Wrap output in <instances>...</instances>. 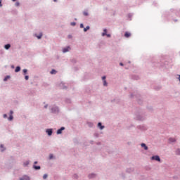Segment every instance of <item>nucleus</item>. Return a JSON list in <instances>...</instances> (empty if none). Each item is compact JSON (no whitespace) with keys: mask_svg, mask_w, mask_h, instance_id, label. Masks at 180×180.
Instances as JSON below:
<instances>
[{"mask_svg":"<svg viewBox=\"0 0 180 180\" xmlns=\"http://www.w3.org/2000/svg\"><path fill=\"white\" fill-rule=\"evenodd\" d=\"M4 118H6V117H8V115H7L6 114H4Z\"/></svg>","mask_w":180,"mask_h":180,"instance_id":"31","label":"nucleus"},{"mask_svg":"<svg viewBox=\"0 0 180 180\" xmlns=\"http://www.w3.org/2000/svg\"><path fill=\"white\" fill-rule=\"evenodd\" d=\"M141 147L144 148V150H148V147H147V146H146V143H141Z\"/></svg>","mask_w":180,"mask_h":180,"instance_id":"7","label":"nucleus"},{"mask_svg":"<svg viewBox=\"0 0 180 180\" xmlns=\"http://www.w3.org/2000/svg\"><path fill=\"white\" fill-rule=\"evenodd\" d=\"M151 160H155V161H158L160 162V161H161V159L160 158V156L156 155V156H153L151 158Z\"/></svg>","mask_w":180,"mask_h":180,"instance_id":"1","label":"nucleus"},{"mask_svg":"<svg viewBox=\"0 0 180 180\" xmlns=\"http://www.w3.org/2000/svg\"><path fill=\"white\" fill-rule=\"evenodd\" d=\"M103 85L104 86H108V82H106V80H103Z\"/></svg>","mask_w":180,"mask_h":180,"instance_id":"14","label":"nucleus"},{"mask_svg":"<svg viewBox=\"0 0 180 180\" xmlns=\"http://www.w3.org/2000/svg\"><path fill=\"white\" fill-rule=\"evenodd\" d=\"M8 120H13V115H10Z\"/></svg>","mask_w":180,"mask_h":180,"instance_id":"19","label":"nucleus"},{"mask_svg":"<svg viewBox=\"0 0 180 180\" xmlns=\"http://www.w3.org/2000/svg\"><path fill=\"white\" fill-rule=\"evenodd\" d=\"M22 71H23L24 74H26V72H27V70H26V69H24Z\"/></svg>","mask_w":180,"mask_h":180,"instance_id":"24","label":"nucleus"},{"mask_svg":"<svg viewBox=\"0 0 180 180\" xmlns=\"http://www.w3.org/2000/svg\"><path fill=\"white\" fill-rule=\"evenodd\" d=\"M87 30H89V26H87L84 29V32H86Z\"/></svg>","mask_w":180,"mask_h":180,"instance_id":"16","label":"nucleus"},{"mask_svg":"<svg viewBox=\"0 0 180 180\" xmlns=\"http://www.w3.org/2000/svg\"><path fill=\"white\" fill-rule=\"evenodd\" d=\"M46 133L48 136H51L53 134V130L51 129H46Z\"/></svg>","mask_w":180,"mask_h":180,"instance_id":"4","label":"nucleus"},{"mask_svg":"<svg viewBox=\"0 0 180 180\" xmlns=\"http://www.w3.org/2000/svg\"><path fill=\"white\" fill-rule=\"evenodd\" d=\"M13 1V2H15V1H16V0H12Z\"/></svg>","mask_w":180,"mask_h":180,"instance_id":"38","label":"nucleus"},{"mask_svg":"<svg viewBox=\"0 0 180 180\" xmlns=\"http://www.w3.org/2000/svg\"><path fill=\"white\" fill-rule=\"evenodd\" d=\"M34 169H40V166L34 165Z\"/></svg>","mask_w":180,"mask_h":180,"instance_id":"15","label":"nucleus"},{"mask_svg":"<svg viewBox=\"0 0 180 180\" xmlns=\"http://www.w3.org/2000/svg\"><path fill=\"white\" fill-rule=\"evenodd\" d=\"M125 37H130V36H131V34H130V32H125L124 34Z\"/></svg>","mask_w":180,"mask_h":180,"instance_id":"9","label":"nucleus"},{"mask_svg":"<svg viewBox=\"0 0 180 180\" xmlns=\"http://www.w3.org/2000/svg\"><path fill=\"white\" fill-rule=\"evenodd\" d=\"M83 15H84V16H88V12L84 11V12L83 13Z\"/></svg>","mask_w":180,"mask_h":180,"instance_id":"21","label":"nucleus"},{"mask_svg":"<svg viewBox=\"0 0 180 180\" xmlns=\"http://www.w3.org/2000/svg\"><path fill=\"white\" fill-rule=\"evenodd\" d=\"M102 79H103V81H105V79H106V77H105V76H103V77H102Z\"/></svg>","mask_w":180,"mask_h":180,"instance_id":"28","label":"nucleus"},{"mask_svg":"<svg viewBox=\"0 0 180 180\" xmlns=\"http://www.w3.org/2000/svg\"><path fill=\"white\" fill-rule=\"evenodd\" d=\"M98 127H100L101 130H103V129L105 127L102 126V123H101V122H98Z\"/></svg>","mask_w":180,"mask_h":180,"instance_id":"6","label":"nucleus"},{"mask_svg":"<svg viewBox=\"0 0 180 180\" xmlns=\"http://www.w3.org/2000/svg\"><path fill=\"white\" fill-rule=\"evenodd\" d=\"M10 115L12 116V115H13V111L11 110L10 111Z\"/></svg>","mask_w":180,"mask_h":180,"instance_id":"29","label":"nucleus"},{"mask_svg":"<svg viewBox=\"0 0 180 180\" xmlns=\"http://www.w3.org/2000/svg\"><path fill=\"white\" fill-rule=\"evenodd\" d=\"M81 29L84 28V24H80Z\"/></svg>","mask_w":180,"mask_h":180,"instance_id":"27","label":"nucleus"},{"mask_svg":"<svg viewBox=\"0 0 180 180\" xmlns=\"http://www.w3.org/2000/svg\"><path fill=\"white\" fill-rule=\"evenodd\" d=\"M34 164H37V162H34Z\"/></svg>","mask_w":180,"mask_h":180,"instance_id":"39","label":"nucleus"},{"mask_svg":"<svg viewBox=\"0 0 180 180\" xmlns=\"http://www.w3.org/2000/svg\"><path fill=\"white\" fill-rule=\"evenodd\" d=\"M51 74H57V71H56V70H52Z\"/></svg>","mask_w":180,"mask_h":180,"instance_id":"13","label":"nucleus"},{"mask_svg":"<svg viewBox=\"0 0 180 180\" xmlns=\"http://www.w3.org/2000/svg\"><path fill=\"white\" fill-rule=\"evenodd\" d=\"M25 79L27 81V79H29V76H25Z\"/></svg>","mask_w":180,"mask_h":180,"instance_id":"30","label":"nucleus"},{"mask_svg":"<svg viewBox=\"0 0 180 180\" xmlns=\"http://www.w3.org/2000/svg\"><path fill=\"white\" fill-rule=\"evenodd\" d=\"M169 141L170 143H174V142L175 141V139H174V138H170V139H169Z\"/></svg>","mask_w":180,"mask_h":180,"instance_id":"12","label":"nucleus"},{"mask_svg":"<svg viewBox=\"0 0 180 180\" xmlns=\"http://www.w3.org/2000/svg\"><path fill=\"white\" fill-rule=\"evenodd\" d=\"M5 49H6V50H9V49H11V44H6V45H5Z\"/></svg>","mask_w":180,"mask_h":180,"instance_id":"10","label":"nucleus"},{"mask_svg":"<svg viewBox=\"0 0 180 180\" xmlns=\"http://www.w3.org/2000/svg\"><path fill=\"white\" fill-rule=\"evenodd\" d=\"M19 5H20L19 2L15 3V6H19Z\"/></svg>","mask_w":180,"mask_h":180,"instance_id":"26","label":"nucleus"},{"mask_svg":"<svg viewBox=\"0 0 180 180\" xmlns=\"http://www.w3.org/2000/svg\"><path fill=\"white\" fill-rule=\"evenodd\" d=\"M19 180H30V177H29V176L24 175Z\"/></svg>","mask_w":180,"mask_h":180,"instance_id":"2","label":"nucleus"},{"mask_svg":"<svg viewBox=\"0 0 180 180\" xmlns=\"http://www.w3.org/2000/svg\"><path fill=\"white\" fill-rule=\"evenodd\" d=\"M76 23L75 22H71V26H75Z\"/></svg>","mask_w":180,"mask_h":180,"instance_id":"25","label":"nucleus"},{"mask_svg":"<svg viewBox=\"0 0 180 180\" xmlns=\"http://www.w3.org/2000/svg\"><path fill=\"white\" fill-rule=\"evenodd\" d=\"M0 147L1 148V151H5V148H4V145H1Z\"/></svg>","mask_w":180,"mask_h":180,"instance_id":"20","label":"nucleus"},{"mask_svg":"<svg viewBox=\"0 0 180 180\" xmlns=\"http://www.w3.org/2000/svg\"><path fill=\"white\" fill-rule=\"evenodd\" d=\"M106 33H108V30L104 29L103 30V32L102 33V36H106Z\"/></svg>","mask_w":180,"mask_h":180,"instance_id":"8","label":"nucleus"},{"mask_svg":"<svg viewBox=\"0 0 180 180\" xmlns=\"http://www.w3.org/2000/svg\"><path fill=\"white\" fill-rule=\"evenodd\" d=\"M120 65H123V63H120Z\"/></svg>","mask_w":180,"mask_h":180,"instance_id":"36","label":"nucleus"},{"mask_svg":"<svg viewBox=\"0 0 180 180\" xmlns=\"http://www.w3.org/2000/svg\"><path fill=\"white\" fill-rule=\"evenodd\" d=\"M9 78H11V77L6 76V77L4 78V81H8V79H9Z\"/></svg>","mask_w":180,"mask_h":180,"instance_id":"18","label":"nucleus"},{"mask_svg":"<svg viewBox=\"0 0 180 180\" xmlns=\"http://www.w3.org/2000/svg\"><path fill=\"white\" fill-rule=\"evenodd\" d=\"M47 176H48L47 174H44V175L43 176L44 179H47Z\"/></svg>","mask_w":180,"mask_h":180,"instance_id":"23","label":"nucleus"},{"mask_svg":"<svg viewBox=\"0 0 180 180\" xmlns=\"http://www.w3.org/2000/svg\"><path fill=\"white\" fill-rule=\"evenodd\" d=\"M63 130H65V128L64 127H62L57 131V134H61V133H63Z\"/></svg>","mask_w":180,"mask_h":180,"instance_id":"3","label":"nucleus"},{"mask_svg":"<svg viewBox=\"0 0 180 180\" xmlns=\"http://www.w3.org/2000/svg\"><path fill=\"white\" fill-rule=\"evenodd\" d=\"M20 71V67L18 66L15 68V72H19Z\"/></svg>","mask_w":180,"mask_h":180,"instance_id":"11","label":"nucleus"},{"mask_svg":"<svg viewBox=\"0 0 180 180\" xmlns=\"http://www.w3.org/2000/svg\"><path fill=\"white\" fill-rule=\"evenodd\" d=\"M177 153H178V154H180V150H177Z\"/></svg>","mask_w":180,"mask_h":180,"instance_id":"35","label":"nucleus"},{"mask_svg":"<svg viewBox=\"0 0 180 180\" xmlns=\"http://www.w3.org/2000/svg\"><path fill=\"white\" fill-rule=\"evenodd\" d=\"M70 50H71V48H70V46H68L67 48L63 49V52L67 53L68 51H70Z\"/></svg>","mask_w":180,"mask_h":180,"instance_id":"5","label":"nucleus"},{"mask_svg":"<svg viewBox=\"0 0 180 180\" xmlns=\"http://www.w3.org/2000/svg\"><path fill=\"white\" fill-rule=\"evenodd\" d=\"M105 36H107V37H110V34H107Z\"/></svg>","mask_w":180,"mask_h":180,"instance_id":"33","label":"nucleus"},{"mask_svg":"<svg viewBox=\"0 0 180 180\" xmlns=\"http://www.w3.org/2000/svg\"><path fill=\"white\" fill-rule=\"evenodd\" d=\"M53 154L49 155V160H53Z\"/></svg>","mask_w":180,"mask_h":180,"instance_id":"22","label":"nucleus"},{"mask_svg":"<svg viewBox=\"0 0 180 180\" xmlns=\"http://www.w3.org/2000/svg\"><path fill=\"white\" fill-rule=\"evenodd\" d=\"M0 6H2V1L0 0Z\"/></svg>","mask_w":180,"mask_h":180,"instance_id":"34","label":"nucleus"},{"mask_svg":"<svg viewBox=\"0 0 180 180\" xmlns=\"http://www.w3.org/2000/svg\"><path fill=\"white\" fill-rule=\"evenodd\" d=\"M53 2H57V0H53Z\"/></svg>","mask_w":180,"mask_h":180,"instance_id":"37","label":"nucleus"},{"mask_svg":"<svg viewBox=\"0 0 180 180\" xmlns=\"http://www.w3.org/2000/svg\"><path fill=\"white\" fill-rule=\"evenodd\" d=\"M43 36V34H39V35L37 36V39H41V37Z\"/></svg>","mask_w":180,"mask_h":180,"instance_id":"17","label":"nucleus"},{"mask_svg":"<svg viewBox=\"0 0 180 180\" xmlns=\"http://www.w3.org/2000/svg\"><path fill=\"white\" fill-rule=\"evenodd\" d=\"M92 176H91V175H89V178H93V176H95V174H91Z\"/></svg>","mask_w":180,"mask_h":180,"instance_id":"32","label":"nucleus"}]
</instances>
